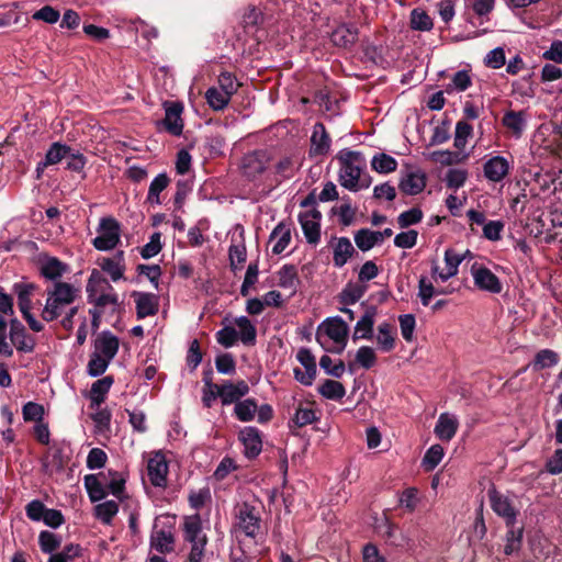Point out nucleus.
Segmentation results:
<instances>
[{
    "label": "nucleus",
    "mask_w": 562,
    "mask_h": 562,
    "mask_svg": "<svg viewBox=\"0 0 562 562\" xmlns=\"http://www.w3.org/2000/svg\"><path fill=\"white\" fill-rule=\"evenodd\" d=\"M80 290L67 282H55L46 291V302L42 310V318L53 322L60 318V325L66 330H72L74 317L79 313L75 301L79 297Z\"/></svg>",
    "instance_id": "1"
},
{
    "label": "nucleus",
    "mask_w": 562,
    "mask_h": 562,
    "mask_svg": "<svg viewBox=\"0 0 562 562\" xmlns=\"http://www.w3.org/2000/svg\"><path fill=\"white\" fill-rule=\"evenodd\" d=\"M336 159L339 165L338 181L345 189L357 192L370 186V179L364 173L367 161L362 153L348 148L341 149Z\"/></svg>",
    "instance_id": "2"
},
{
    "label": "nucleus",
    "mask_w": 562,
    "mask_h": 562,
    "mask_svg": "<svg viewBox=\"0 0 562 562\" xmlns=\"http://www.w3.org/2000/svg\"><path fill=\"white\" fill-rule=\"evenodd\" d=\"M183 537L191 544L189 561L201 562L207 538L203 532L202 520L198 514L183 518Z\"/></svg>",
    "instance_id": "3"
},
{
    "label": "nucleus",
    "mask_w": 562,
    "mask_h": 562,
    "mask_svg": "<svg viewBox=\"0 0 562 562\" xmlns=\"http://www.w3.org/2000/svg\"><path fill=\"white\" fill-rule=\"evenodd\" d=\"M348 331V325L341 317H328L318 327L317 340L323 345V337L326 336L335 345L328 349L341 352L347 345Z\"/></svg>",
    "instance_id": "4"
},
{
    "label": "nucleus",
    "mask_w": 562,
    "mask_h": 562,
    "mask_svg": "<svg viewBox=\"0 0 562 562\" xmlns=\"http://www.w3.org/2000/svg\"><path fill=\"white\" fill-rule=\"evenodd\" d=\"M89 297L97 306L104 307L117 304V295L112 285L99 272L93 271L87 284Z\"/></svg>",
    "instance_id": "5"
},
{
    "label": "nucleus",
    "mask_w": 562,
    "mask_h": 562,
    "mask_svg": "<svg viewBox=\"0 0 562 562\" xmlns=\"http://www.w3.org/2000/svg\"><path fill=\"white\" fill-rule=\"evenodd\" d=\"M98 236L92 240L95 249L108 251L114 249L121 240V228L119 222L113 217H103L100 220Z\"/></svg>",
    "instance_id": "6"
},
{
    "label": "nucleus",
    "mask_w": 562,
    "mask_h": 562,
    "mask_svg": "<svg viewBox=\"0 0 562 562\" xmlns=\"http://www.w3.org/2000/svg\"><path fill=\"white\" fill-rule=\"evenodd\" d=\"M488 499L493 512L505 520L506 526H514L519 512L512 501L496 490L488 491Z\"/></svg>",
    "instance_id": "7"
},
{
    "label": "nucleus",
    "mask_w": 562,
    "mask_h": 562,
    "mask_svg": "<svg viewBox=\"0 0 562 562\" xmlns=\"http://www.w3.org/2000/svg\"><path fill=\"white\" fill-rule=\"evenodd\" d=\"M471 276L474 285L481 291L497 294L503 289L498 277L481 263L474 262L471 266Z\"/></svg>",
    "instance_id": "8"
},
{
    "label": "nucleus",
    "mask_w": 562,
    "mask_h": 562,
    "mask_svg": "<svg viewBox=\"0 0 562 562\" xmlns=\"http://www.w3.org/2000/svg\"><path fill=\"white\" fill-rule=\"evenodd\" d=\"M168 462L161 451L150 454L147 460V475L150 483L156 487H165L167 485Z\"/></svg>",
    "instance_id": "9"
},
{
    "label": "nucleus",
    "mask_w": 562,
    "mask_h": 562,
    "mask_svg": "<svg viewBox=\"0 0 562 562\" xmlns=\"http://www.w3.org/2000/svg\"><path fill=\"white\" fill-rule=\"evenodd\" d=\"M236 519L237 528L247 537L254 538L257 535L260 527V518L255 507L247 503H243L240 506H238Z\"/></svg>",
    "instance_id": "10"
},
{
    "label": "nucleus",
    "mask_w": 562,
    "mask_h": 562,
    "mask_svg": "<svg viewBox=\"0 0 562 562\" xmlns=\"http://www.w3.org/2000/svg\"><path fill=\"white\" fill-rule=\"evenodd\" d=\"M468 254H469V251H467V254L464 256H461L452 249H447L445 251V268L442 270H440L439 267L437 266V263L432 265V268H431L432 279L435 281L439 280L441 282H445V281L449 280L450 278L457 276V273L459 271V266L463 261V259L465 258V256Z\"/></svg>",
    "instance_id": "11"
},
{
    "label": "nucleus",
    "mask_w": 562,
    "mask_h": 562,
    "mask_svg": "<svg viewBox=\"0 0 562 562\" xmlns=\"http://www.w3.org/2000/svg\"><path fill=\"white\" fill-rule=\"evenodd\" d=\"M165 119L162 125L171 135L179 136L183 131V121L181 117L183 105L179 102H165Z\"/></svg>",
    "instance_id": "12"
},
{
    "label": "nucleus",
    "mask_w": 562,
    "mask_h": 562,
    "mask_svg": "<svg viewBox=\"0 0 562 562\" xmlns=\"http://www.w3.org/2000/svg\"><path fill=\"white\" fill-rule=\"evenodd\" d=\"M321 213L317 210H307L299 215V222L304 236L310 244H316L321 237Z\"/></svg>",
    "instance_id": "13"
},
{
    "label": "nucleus",
    "mask_w": 562,
    "mask_h": 562,
    "mask_svg": "<svg viewBox=\"0 0 562 562\" xmlns=\"http://www.w3.org/2000/svg\"><path fill=\"white\" fill-rule=\"evenodd\" d=\"M510 169L512 162L503 156H493L483 166L484 177L492 182L505 179Z\"/></svg>",
    "instance_id": "14"
},
{
    "label": "nucleus",
    "mask_w": 562,
    "mask_h": 562,
    "mask_svg": "<svg viewBox=\"0 0 562 562\" xmlns=\"http://www.w3.org/2000/svg\"><path fill=\"white\" fill-rule=\"evenodd\" d=\"M268 165V154L265 151H255L244 157L241 168L246 177L255 179L267 169Z\"/></svg>",
    "instance_id": "15"
},
{
    "label": "nucleus",
    "mask_w": 562,
    "mask_h": 562,
    "mask_svg": "<svg viewBox=\"0 0 562 562\" xmlns=\"http://www.w3.org/2000/svg\"><path fill=\"white\" fill-rule=\"evenodd\" d=\"M173 533L170 527L159 528L158 525L154 526L150 535L151 549L160 553H169L173 550Z\"/></svg>",
    "instance_id": "16"
},
{
    "label": "nucleus",
    "mask_w": 562,
    "mask_h": 562,
    "mask_svg": "<svg viewBox=\"0 0 562 562\" xmlns=\"http://www.w3.org/2000/svg\"><path fill=\"white\" fill-rule=\"evenodd\" d=\"M239 440L241 441L245 454L248 458L257 457L262 449L260 432L255 427H245L239 431Z\"/></svg>",
    "instance_id": "17"
},
{
    "label": "nucleus",
    "mask_w": 562,
    "mask_h": 562,
    "mask_svg": "<svg viewBox=\"0 0 562 562\" xmlns=\"http://www.w3.org/2000/svg\"><path fill=\"white\" fill-rule=\"evenodd\" d=\"M459 428V420L456 415L442 413L439 415L434 432L443 441H450Z\"/></svg>",
    "instance_id": "18"
},
{
    "label": "nucleus",
    "mask_w": 562,
    "mask_h": 562,
    "mask_svg": "<svg viewBox=\"0 0 562 562\" xmlns=\"http://www.w3.org/2000/svg\"><path fill=\"white\" fill-rule=\"evenodd\" d=\"M330 246L333 248V261L337 268L344 267L355 252V248L347 237L333 238Z\"/></svg>",
    "instance_id": "19"
},
{
    "label": "nucleus",
    "mask_w": 562,
    "mask_h": 562,
    "mask_svg": "<svg viewBox=\"0 0 562 562\" xmlns=\"http://www.w3.org/2000/svg\"><path fill=\"white\" fill-rule=\"evenodd\" d=\"M426 187V175L420 170L407 172L400 182V189L408 195L420 193Z\"/></svg>",
    "instance_id": "20"
},
{
    "label": "nucleus",
    "mask_w": 562,
    "mask_h": 562,
    "mask_svg": "<svg viewBox=\"0 0 562 562\" xmlns=\"http://www.w3.org/2000/svg\"><path fill=\"white\" fill-rule=\"evenodd\" d=\"M119 350V339L111 331H102L94 341V351L112 360Z\"/></svg>",
    "instance_id": "21"
},
{
    "label": "nucleus",
    "mask_w": 562,
    "mask_h": 562,
    "mask_svg": "<svg viewBox=\"0 0 562 562\" xmlns=\"http://www.w3.org/2000/svg\"><path fill=\"white\" fill-rule=\"evenodd\" d=\"M375 316L376 308L374 306H369L355 326V339H371L373 337Z\"/></svg>",
    "instance_id": "22"
},
{
    "label": "nucleus",
    "mask_w": 562,
    "mask_h": 562,
    "mask_svg": "<svg viewBox=\"0 0 562 562\" xmlns=\"http://www.w3.org/2000/svg\"><path fill=\"white\" fill-rule=\"evenodd\" d=\"M133 297L136 304L137 316L144 318L154 315L158 310V300L155 294L134 292Z\"/></svg>",
    "instance_id": "23"
},
{
    "label": "nucleus",
    "mask_w": 562,
    "mask_h": 562,
    "mask_svg": "<svg viewBox=\"0 0 562 562\" xmlns=\"http://www.w3.org/2000/svg\"><path fill=\"white\" fill-rule=\"evenodd\" d=\"M249 392L248 384L245 381L237 383L226 382L221 385V401L223 405H229L237 402Z\"/></svg>",
    "instance_id": "24"
},
{
    "label": "nucleus",
    "mask_w": 562,
    "mask_h": 562,
    "mask_svg": "<svg viewBox=\"0 0 562 562\" xmlns=\"http://www.w3.org/2000/svg\"><path fill=\"white\" fill-rule=\"evenodd\" d=\"M99 265L111 277L112 281L116 282L124 276V252L117 251L112 258H102Z\"/></svg>",
    "instance_id": "25"
},
{
    "label": "nucleus",
    "mask_w": 562,
    "mask_h": 562,
    "mask_svg": "<svg viewBox=\"0 0 562 562\" xmlns=\"http://www.w3.org/2000/svg\"><path fill=\"white\" fill-rule=\"evenodd\" d=\"M237 329L238 339L246 346H252L256 342L257 330L255 325L246 316L236 317L233 322Z\"/></svg>",
    "instance_id": "26"
},
{
    "label": "nucleus",
    "mask_w": 562,
    "mask_h": 562,
    "mask_svg": "<svg viewBox=\"0 0 562 562\" xmlns=\"http://www.w3.org/2000/svg\"><path fill=\"white\" fill-rule=\"evenodd\" d=\"M36 286L30 282H18L13 285V291L18 297V306L21 313H26L32 308V296Z\"/></svg>",
    "instance_id": "27"
},
{
    "label": "nucleus",
    "mask_w": 562,
    "mask_h": 562,
    "mask_svg": "<svg viewBox=\"0 0 562 562\" xmlns=\"http://www.w3.org/2000/svg\"><path fill=\"white\" fill-rule=\"evenodd\" d=\"M269 243L271 245V251L274 255L282 254L291 243L290 229L279 224L271 233Z\"/></svg>",
    "instance_id": "28"
},
{
    "label": "nucleus",
    "mask_w": 562,
    "mask_h": 562,
    "mask_svg": "<svg viewBox=\"0 0 562 562\" xmlns=\"http://www.w3.org/2000/svg\"><path fill=\"white\" fill-rule=\"evenodd\" d=\"M330 139L322 123H316L311 137V151L315 155H323L328 151Z\"/></svg>",
    "instance_id": "29"
},
{
    "label": "nucleus",
    "mask_w": 562,
    "mask_h": 562,
    "mask_svg": "<svg viewBox=\"0 0 562 562\" xmlns=\"http://www.w3.org/2000/svg\"><path fill=\"white\" fill-rule=\"evenodd\" d=\"M378 347L383 352H390L395 348V331L391 324L382 323L375 334Z\"/></svg>",
    "instance_id": "30"
},
{
    "label": "nucleus",
    "mask_w": 562,
    "mask_h": 562,
    "mask_svg": "<svg viewBox=\"0 0 562 562\" xmlns=\"http://www.w3.org/2000/svg\"><path fill=\"white\" fill-rule=\"evenodd\" d=\"M10 339L19 351L31 352L35 347L34 339L29 336L23 327L13 323Z\"/></svg>",
    "instance_id": "31"
},
{
    "label": "nucleus",
    "mask_w": 562,
    "mask_h": 562,
    "mask_svg": "<svg viewBox=\"0 0 562 562\" xmlns=\"http://www.w3.org/2000/svg\"><path fill=\"white\" fill-rule=\"evenodd\" d=\"M503 125L516 137L519 138L526 128V114L524 112L508 111L503 116Z\"/></svg>",
    "instance_id": "32"
},
{
    "label": "nucleus",
    "mask_w": 562,
    "mask_h": 562,
    "mask_svg": "<svg viewBox=\"0 0 562 562\" xmlns=\"http://www.w3.org/2000/svg\"><path fill=\"white\" fill-rule=\"evenodd\" d=\"M101 479H104L103 472L85 476V487L91 502H99L108 495V491L102 486Z\"/></svg>",
    "instance_id": "33"
},
{
    "label": "nucleus",
    "mask_w": 562,
    "mask_h": 562,
    "mask_svg": "<svg viewBox=\"0 0 562 562\" xmlns=\"http://www.w3.org/2000/svg\"><path fill=\"white\" fill-rule=\"evenodd\" d=\"M112 384L113 379L111 376H104L93 382L89 394L91 406L99 407L105 401Z\"/></svg>",
    "instance_id": "34"
},
{
    "label": "nucleus",
    "mask_w": 562,
    "mask_h": 562,
    "mask_svg": "<svg viewBox=\"0 0 562 562\" xmlns=\"http://www.w3.org/2000/svg\"><path fill=\"white\" fill-rule=\"evenodd\" d=\"M278 285L288 290L290 294L296 292L299 285V277L294 266L285 265L278 272Z\"/></svg>",
    "instance_id": "35"
},
{
    "label": "nucleus",
    "mask_w": 562,
    "mask_h": 562,
    "mask_svg": "<svg viewBox=\"0 0 562 562\" xmlns=\"http://www.w3.org/2000/svg\"><path fill=\"white\" fill-rule=\"evenodd\" d=\"M357 40V30L351 25H339L331 33V42L338 47H348Z\"/></svg>",
    "instance_id": "36"
},
{
    "label": "nucleus",
    "mask_w": 562,
    "mask_h": 562,
    "mask_svg": "<svg viewBox=\"0 0 562 562\" xmlns=\"http://www.w3.org/2000/svg\"><path fill=\"white\" fill-rule=\"evenodd\" d=\"M368 286L361 282L348 283L339 294L340 303L351 305L357 303L367 292Z\"/></svg>",
    "instance_id": "37"
},
{
    "label": "nucleus",
    "mask_w": 562,
    "mask_h": 562,
    "mask_svg": "<svg viewBox=\"0 0 562 562\" xmlns=\"http://www.w3.org/2000/svg\"><path fill=\"white\" fill-rule=\"evenodd\" d=\"M453 289H437L434 284L428 281L426 278H420L418 284V296L424 306H427L430 303V300L435 295H443L452 293Z\"/></svg>",
    "instance_id": "38"
},
{
    "label": "nucleus",
    "mask_w": 562,
    "mask_h": 562,
    "mask_svg": "<svg viewBox=\"0 0 562 562\" xmlns=\"http://www.w3.org/2000/svg\"><path fill=\"white\" fill-rule=\"evenodd\" d=\"M315 419V411L310 405L300 404L295 409L293 417L290 419L289 426L302 428L311 425Z\"/></svg>",
    "instance_id": "39"
},
{
    "label": "nucleus",
    "mask_w": 562,
    "mask_h": 562,
    "mask_svg": "<svg viewBox=\"0 0 562 562\" xmlns=\"http://www.w3.org/2000/svg\"><path fill=\"white\" fill-rule=\"evenodd\" d=\"M66 270L67 266L54 257L44 259L41 265L42 274L50 280L60 278L66 272Z\"/></svg>",
    "instance_id": "40"
},
{
    "label": "nucleus",
    "mask_w": 562,
    "mask_h": 562,
    "mask_svg": "<svg viewBox=\"0 0 562 562\" xmlns=\"http://www.w3.org/2000/svg\"><path fill=\"white\" fill-rule=\"evenodd\" d=\"M119 512V504L116 501H105L94 507V516L103 524L110 525L112 519Z\"/></svg>",
    "instance_id": "41"
},
{
    "label": "nucleus",
    "mask_w": 562,
    "mask_h": 562,
    "mask_svg": "<svg viewBox=\"0 0 562 562\" xmlns=\"http://www.w3.org/2000/svg\"><path fill=\"white\" fill-rule=\"evenodd\" d=\"M318 391L325 398L335 401L341 400L346 394L345 386L340 382L335 380L324 381L319 385Z\"/></svg>",
    "instance_id": "42"
},
{
    "label": "nucleus",
    "mask_w": 562,
    "mask_h": 562,
    "mask_svg": "<svg viewBox=\"0 0 562 562\" xmlns=\"http://www.w3.org/2000/svg\"><path fill=\"white\" fill-rule=\"evenodd\" d=\"M371 167L379 173H390L396 170L397 161L390 155L376 154L371 160Z\"/></svg>",
    "instance_id": "43"
},
{
    "label": "nucleus",
    "mask_w": 562,
    "mask_h": 562,
    "mask_svg": "<svg viewBox=\"0 0 562 562\" xmlns=\"http://www.w3.org/2000/svg\"><path fill=\"white\" fill-rule=\"evenodd\" d=\"M205 98L213 110L221 111L228 104L232 97L227 94V92H224L216 87H212L206 91Z\"/></svg>",
    "instance_id": "44"
},
{
    "label": "nucleus",
    "mask_w": 562,
    "mask_h": 562,
    "mask_svg": "<svg viewBox=\"0 0 562 562\" xmlns=\"http://www.w3.org/2000/svg\"><path fill=\"white\" fill-rule=\"evenodd\" d=\"M380 235L370 229H360L355 235V243L362 251H368L379 244Z\"/></svg>",
    "instance_id": "45"
},
{
    "label": "nucleus",
    "mask_w": 562,
    "mask_h": 562,
    "mask_svg": "<svg viewBox=\"0 0 562 562\" xmlns=\"http://www.w3.org/2000/svg\"><path fill=\"white\" fill-rule=\"evenodd\" d=\"M434 26L432 19L422 9L411 12V27L416 31L427 32Z\"/></svg>",
    "instance_id": "46"
},
{
    "label": "nucleus",
    "mask_w": 562,
    "mask_h": 562,
    "mask_svg": "<svg viewBox=\"0 0 562 562\" xmlns=\"http://www.w3.org/2000/svg\"><path fill=\"white\" fill-rule=\"evenodd\" d=\"M507 528L508 531L506 533V544L504 548V552L505 554L510 555L519 551L521 547L524 529L521 527L515 528L514 526Z\"/></svg>",
    "instance_id": "47"
},
{
    "label": "nucleus",
    "mask_w": 562,
    "mask_h": 562,
    "mask_svg": "<svg viewBox=\"0 0 562 562\" xmlns=\"http://www.w3.org/2000/svg\"><path fill=\"white\" fill-rule=\"evenodd\" d=\"M430 157L436 162L450 166L463 162L468 158V154L454 153L450 150H437L431 153Z\"/></svg>",
    "instance_id": "48"
},
{
    "label": "nucleus",
    "mask_w": 562,
    "mask_h": 562,
    "mask_svg": "<svg viewBox=\"0 0 562 562\" xmlns=\"http://www.w3.org/2000/svg\"><path fill=\"white\" fill-rule=\"evenodd\" d=\"M229 262L234 271L241 269L247 258L246 246L243 240L232 244L229 247Z\"/></svg>",
    "instance_id": "49"
},
{
    "label": "nucleus",
    "mask_w": 562,
    "mask_h": 562,
    "mask_svg": "<svg viewBox=\"0 0 562 562\" xmlns=\"http://www.w3.org/2000/svg\"><path fill=\"white\" fill-rule=\"evenodd\" d=\"M276 173L280 180L290 179L299 168L297 159L293 157H283L276 165Z\"/></svg>",
    "instance_id": "50"
},
{
    "label": "nucleus",
    "mask_w": 562,
    "mask_h": 562,
    "mask_svg": "<svg viewBox=\"0 0 562 562\" xmlns=\"http://www.w3.org/2000/svg\"><path fill=\"white\" fill-rule=\"evenodd\" d=\"M235 414L240 422H249L255 417L257 404L254 400L247 398L235 404Z\"/></svg>",
    "instance_id": "51"
},
{
    "label": "nucleus",
    "mask_w": 562,
    "mask_h": 562,
    "mask_svg": "<svg viewBox=\"0 0 562 562\" xmlns=\"http://www.w3.org/2000/svg\"><path fill=\"white\" fill-rule=\"evenodd\" d=\"M70 153V147L59 142L53 143L45 155V161L49 166L60 162Z\"/></svg>",
    "instance_id": "52"
},
{
    "label": "nucleus",
    "mask_w": 562,
    "mask_h": 562,
    "mask_svg": "<svg viewBox=\"0 0 562 562\" xmlns=\"http://www.w3.org/2000/svg\"><path fill=\"white\" fill-rule=\"evenodd\" d=\"M472 133L473 128L469 123L464 121L458 122L454 132V147L459 150H463L467 146L468 139L472 136Z\"/></svg>",
    "instance_id": "53"
},
{
    "label": "nucleus",
    "mask_w": 562,
    "mask_h": 562,
    "mask_svg": "<svg viewBox=\"0 0 562 562\" xmlns=\"http://www.w3.org/2000/svg\"><path fill=\"white\" fill-rule=\"evenodd\" d=\"M443 456V448L440 445H432L423 458L425 470L432 471L441 462Z\"/></svg>",
    "instance_id": "54"
},
{
    "label": "nucleus",
    "mask_w": 562,
    "mask_h": 562,
    "mask_svg": "<svg viewBox=\"0 0 562 562\" xmlns=\"http://www.w3.org/2000/svg\"><path fill=\"white\" fill-rule=\"evenodd\" d=\"M168 182V177L165 173H160L157 177H155L149 186L147 195L148 202L159 204V194L167 188Z\"/></svg>",
    "instance_id": "55"
},
{
    "label": "nucleus",
    "mask_w": 562,
    "mask_h": 562,
    "mask_svg": "<svg viewBox=\"0 0 562 562\" xmlns=\"http://www.w3.org/2000/svg\"><path fill=\"white\" fill-rule=\"evenodd\" d=\"M472 83L471 77L468 71L465 70H459L457 71L451 82L447 86L446 91L447 92H461L465 91Z\"/></svg>",
    "instance_id": "56"
},
{
    "label": "nucleus",
    "mask_w": 562,
    "mask_h": 562,
    "mask_svg": "<svg viewBox=\"0 0 562 562\" xmlns=\"http://www.w3.org/2000/svg\"><path fill=\"white\" fill-rule=\"evenodd\" d=\"M110 362V359L93 351L88 362V373L91 376H99L106 371Z\"/></svg>",
    "instance_id": "57"
},
{
    "label": "nucleus",
    "mask_w": 562,
    "mask_h": 562,
    "mask_svg": "<svg viewBox=\"0 0 562 562\" xmlns=\"http://www.w3.org/2000/svg\"><path fill=\"white\" fill-rule=\"evenodd\" d=\"M238 340V333L234 325H226L216 333V341L224 348L233 347Z\"/></svg>",
    "instance_id": "58"
},
{
    "label": "nucleus",
    "mask_w": 562,
    "mask_h": 562,
    "mask_svg": "<svg viewBox=\"0 0 562 562\" xmlns=\"http://www.w3.org/2000/svg\"><path fill=\"white\" fill-rule=\"evenodd\" d=\"M467 179L468 171L464 169H449L445 177L447 187L452 190H458L463 187Z\"/></svg>",
    "instance_id": "59"
},
{
    "label": "nucleus",
    "mask_w": 562,
    "mask_h": 562,
    "mask_svg": "<svg viewBox=\"0 0 562 562\" xmlns=\"http://www.w3.org/2000/svg\"><path fill=\"white\" fill-rule=\"evenodd\" d=\"M397 528L395 525L390 522L386 518L384 519L382 527V536L392 544L396 547H401L406 541V538L400 533L397 535Z\"/></svg>",
    "instance_id": "60"
},
{
    "label": "nucleus",
    "mask_w": 562,
    "mask_h": 562,
    "mask_svg": "<svg viewBox=\"0 0 562 562\" xmlns=\"http://www.w3.org/2000/svg\"><path fill=\"white\" fill-rule=\"evenodd\" d=\"M356 361L360 367L364 369L372 368L376 362V355L374 349L367 346L360 347L356 353Z\"/></svg>",
    "instance_id": "61"
},
{
    "label": "nucleus",
    "mask_w": 562,
    "mask_h": 562,
    "mask_svg": "<svg viewBox=\"0 0 562 562\" xmlns=\"http://www.w3.org/2000/svg\"><path fill=\"white\" fill-rule=\"evenodd\" d=\"M161 234L156 232L149 237V241L145 244L140 250V255L144 259L155 257L161 250Z\"/></svg>",
    "instance_id": "62"
},
{
    "label": "nucleus",
    "mask_w": 562,
    "mask_h": 562,
    "mask_svg": "<svg viewBox=\"0 0 562 562\" xmlns=\"http://www.w3.org/2000/svg\"><path fill=\"white\" fill-rule=\"evenodd\" d=\"M398 321L403 338L408 342L413 341L416 326L415 316L412 314H404L398 317Z\"/></svg>",
    "instance_id": "63"
},
{
    "label": "nucleus",
    "mask_w": 562,
    "mask_h": 562,
    "mask_svg": "<svg viewBox=\"0 0 562 562\" xmlns=\"http://www.w3.org/2000/svg\"><path fill=\"white\" fill-rule=\"evenodd\" d=\"M23 418L25 422L40 423L44 416V407L34 402H27L22 409Z\"/></svg>",
    "instance_id": "64"
}]
</instances>
